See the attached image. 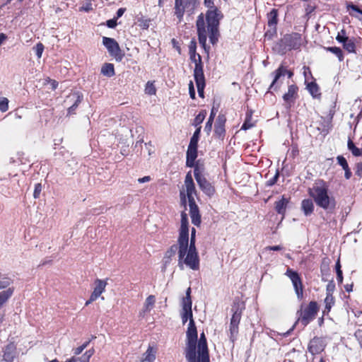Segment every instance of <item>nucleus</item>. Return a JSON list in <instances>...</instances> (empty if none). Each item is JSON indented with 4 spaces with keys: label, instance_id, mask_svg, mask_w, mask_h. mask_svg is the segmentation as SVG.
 Wrapping results in <instances>:
<instances>
[{
    "label": "nucleus",
    "instance_id": "obj_61",
    "mask_svg": "<svg viewBox=\"0 0 362 362\" xmlns=\"http://www.w3.org/2000/svg\"><path fill=\"white\" fill-rule=\"evenodd\" d=\"M94 354V350L93 349H90V350H88L85 352L84 354H83V356H86L87 358H88L90 359V358Z\"/></svg>",
    "mask_w": 362,
    "mask_h": 362
},
{
    "label": "nucleus",
    "instance_id": "obj_43",
    "mask_svg": "<svg viewBox=\"0 0 362 362\" xmlns=\"http://www.w3.org/2000/svg\"><path fill=\"white\" fill-rule=\"evenodd\" d=\"M12 284V280L8 277H4L0 279V290L6 288H10L9 286Z\"/></svg>",
    "mask_w": 362,
    "mask_h": 362
},
{
    "label": "nucleus",
    "instance_id": "obj_12",
    "mask_svg": "<svg viewBox=\"0 0 362 362\" xmlns=\"http://www.w3.org/2000/svg\"><path fill=\"white\" fill-rule=\"evenodd\" d=\"M185 186L189 203L195 202L194 196L197 194V190L190 173H188L185 177Z\"/></svg>",
    "mask_w": 362,
    "mask_h": 362
},
{
    "label": "nucleus",
    "instance_id": "obj_51",
    "mask_svg": "<svg viewBox=\"0 0 362 362\" xmlns=\"http://www.w3.org/2000/svg\"><path fill=\"white\" fill-rule=\"evenodd\" d=\"M139 25L143 29H148L149 27L150 21L147 19H141L139 21Z\"/></svg>",
    "mask_w": 362,
    "mask_h": 362
},
{
    "label": "nucleus",
    "instance_id": "obj_17",
    "mask_svg": "<svg viewBox=\"0 0 362 362\" xmlns=\"http://www.w3.org/2000/svg\"><path fill=\"white\" fill-rule=\"evenodd\" d=\"M189 214L192 222L194 225L199 226L201 223V216L197 205L195 202L189 203Z\"/></svg>",
    "mask_w": 362,
    "mask_h": 362
},
{
    "label": "nucleus",
    "instance_id": "obj_11",
    "mask_svg": "<svg viewBox=\"0 0 362 362\" xmlns=\"http://www.w3.org/2000/svg\"><path fill=\"white\" fill-rule=\"evenodd\" d=\"M198 358L200 362H209L206 339L204 333L201 334L198 343Z\"/></svg>",
    "mask_w": 362,
    "mask_h": 362
},
{
    "label": "nucleus",
    "instance_id": "obj_8",
    "mask_svg": "<svg viewBox=\"0 0 362 362\" xmlns=\"http://www.w3.org/2000/svg\"><path fill=\"white\" fill-rule=\"evenodd\" d=\"M283 45L288 49H299L303 43L302 37L299 33H293L286 35L281 40Z\"/></svg>",
    "mask_w": 362,
    "mask_h": 362
},
{
    "label": "nucleus",
    "instance_id": "obj_5",
    "mask_svg": "<svg viewBox=\"0 0 362 362\" xmlns=\"http://www.w3.org/2000/svg\"><path fill=\"white\" fill-rule=\"evenodd\" d=\"M194 178L202 191L208 197H212L215 193L214 187L202 174L198 168L194 170Z\"/></svg>",
    "mask_w": 362,
    "mask_h": 362
},
{
    "label": "nucleus",
    "instance_id": "obj_15",
    "mask_svg": "<svg viewBox=\"0 0 362 362\" xmlns=\"http://www.w3.org/2000/svg\"><path fill=\"white\" fill-rule=\"evenodd\" d=\"M157 352V346L149 344L146 351L142 355L141 362H154L156 358Z\"/></svg>",
    "mask_w": 362,
    "mask_h": 362
},
{
    "label": "nucleus",
    "instance_id": "obj_53",
    "mask_svg": "<svg viewBox=\"0 0 362 362\" xmlns=\"http://www.w3.org/2000/svg\"><path fill=\"white\" fill-rule=\"evenodd\" d=\"M253 127V124L249 119H246L242 125L241 129L247 130Z\"/></svg>",
    "mask_w": 362,
    "mask_h": 362
},
{
    "label": "nucleus",
    "instance_id": "obj_52",
    "mask_svg": "<svg viewBox=\"0 0 362 362\" xmlns=\"http://www.w3.org/2000/svg\"><path fill=\"white\" fill-rule=\"evenodd\" d=\"M189 93L192 99L195 98V90L194 88L193 82L192 81H190L189 83Z\"/></svg>",
    "mask_w": 362,
    "mask_h": 362
},
{
    "label": "nucleus",
    "instance_id": "obj_45",
    "mask_svg": "<svg viewBox=\"0 0 362 362\" xmlns=\"http://www.w3.org/2000/svg\"><path fill=\"white\" fill-rule=\"evenodd\" d=\"M8 108V100L6 98H2L0 99V110L1 112H6Z\"/></svg>",
    "mask_w": 362,
    "mask_h": 362
},
{
    "label": "nucleus",
    "instance_id": "obj_4",
    "mask_svg": "<svg viewBox=\"0 0 362 362\" xmlns=\"http://www.w3.org/2000/svg\"><path fill=\"white\" fill-rule=\"evenodd\" d=\"M198 0H175V15L179 22L182 19L185 11L192 13L197 5Z\"/></svg>",
    "mask_w": 362,
    "mask_h": 362
},
{
    "label": "nucleus",
    "instance_id": "obj_23",
    "mask_svg": "<svg viewBox=\"0 0 362 362\" xmlns=\"http://www.w3.org/2000/svg\"><path fill=\"white\" fill-rule=\"evenodd\" d=\"M16 357V347L13 344L7 345L4 353V360L6 362H13Z\"/></svg>",
    "mask_w": 362,
    "mask_h": 362
},
{
    "label": "nucleus",
    "instance_id": "obj_38",
    "mask_svg": "<svg viewBox=\"0 0 362 362\" xmlns=\"http://www.w3.org/2000/svg\"><path fill=\"white\" fill-rule=\"evenodd\" d=\"M215 115L216 113L214 112V109H212L211 112V115H210V117L205 125V127H204V131L207 133V134H209V133L211 132V129H212V124H213V122H214V117H215Z\"/></svg>",
    "mask_w": 362,
    "mask_h": 362
},
{
    "label": "nucleus",
    "instance_id": "obj_41",
    "mask_svg": "<svg viewBox=\"0 0 362 362\" xmlns=\"http://www.w3.org/2000/svg\"><path fill=\"white\" fill-rule=\"evenodd\" d=\"M230 337L232 341H234L238 333V325L230 323Z\"/></svg>",
    "mask_w": 362,
    "mask_h": 362
},
{
    "label": "nucleus",
    "instance_id": "obj_13",
    "mask_svg": "<svg viewBox=\"0 0 362 362\" xmlns=\"http://www.w3.org/2000/svg\"><path fill=\"white\" fill-rule=\"evenodd\" d=\"M326 346L325 340L323 338L315 337L309 343L308 349L312 354H320Z\"/></svg>",
    "mask_w": 362,
    "mask_h": 362
},
{
    "label": "nucleus",
    "instance_id": "obj_27",
    "mask_svg": "<svg viewBox=\"0 0 362 362\" xmlns=\"http://www.w3.org/2000/svg\"><path fill=\"white\" fill-rule=\"evenodd\" d=\"M288 203V200L284 197H282L280 200L275 202V209L278 214L281 215L285 214Z\"/></svg>",
    "mask_w": 362,
    "mask_h": 362
},
{
    "label": "nucleus",
    "instance_id": "obj_44",
    "mask_svg": "<svg viewBox=\"0 0 362 362\" xmlns=\"http://www.w3.org/2000/svg\"><path fill=\"white\" fill-rule=\"evenodd\" d=\"M44 48L45 47L41 42L37 43L36 46L33 47V49L35 52V54L37 55L38 59H40L42 57Z\"/></svg>",
    "mask_w": 362,
    "mask_h": 362
},
{
    "label": "nucleus",
    "instance_id": "obj_56",
    "mask_svg": "<svg viewBox=\"0 0 362 362\" xmlns=\"http://www.w3.org/2000/svg\"><path fill=\"white\" fill-rule=\"evenodd\" d=\"M348 9H351V10L356 11L358 13H361L362 15V10H361L358 7H357L356 6H355L354 4L349 5Z\"/></svg>",
    "mask_w": 362,
    "mask_h": 362
},
{
    "label": "nucleus",
    "instance_id": "obj_22",
    "mask_svg": "<svg viewBox=\"0 0 362 362\" xmlns=\"http://www.w3.org/2000/svg\"><path fill=\"white\" fill-rule=\"evenodd\" d=\"M181 317L182 323L185 324L189 320H193L192 304H182Z\"/></svg>",
    "mask_w": 362,
    "mask_h": 362
},
{
    "label": "nucleus",
    "instance_id": "obj_6",
    "mask_svg": "<svg viewBox=\"0 0 362 362\" xmlns=\"http://www.w3.org/2000/svg\"><path fill=\"white\" fill-rule=\"evenodd\" d=\"M103 44L112 57H113L117 62L122 61L124 54L122 52L119 44L115 39L103 37Z\"/></svg>",
    "mask_w": 362,
    "mask_h": 362
},
{
    "label": "nucleus",
    "instance_id": "obj_16",
    "mask_svg": "<svg viewBox=\"0 0 362 362\" xmlns=\"http://www.w3.org/2000/svg\"><path fill=\"white\" fill-rule=\"evenodd\" d=\"M95 287L92 292V300L98 299L100 295L105 291L106 286L107 285V280H102L97 279L95 282Z\"/></svg>",
    "mask_w": 362,
    "mask_h": 362
},
{
    "label": "nucleus",
    "instance_id": "obj_36",
    "mask_svg": "<svg viewBox=\"0 0 362 362\" xmlns=\"http://www.w3.org/2000/svg\"><path fill=\"white\" fill-rule=\"evenodd\" d=\"M201 129H202V127H199L198 128H197V129L195 130V132L193 134V136H192V138L190 139V142L189 144V146H197L198 141H199V135H200V132H201Z\"/></svg>",
    "mask_w": 362,
    "mask_h": 362
},
{
    "label": "nucleus",
    "instance_id": "obj_40",
    "mask_svg": "<svg viewBox=\"0 0 362 362\" xmlns=\"http://www.w3.org/2000/svg\"><path fill=\"white\" fill-rule=\"evenodd\" d=\"M327 50L334 54L335 55H337V57L339 58V61L343 60L344 55H343L341 49L339 47H327Z\"/></svg>",
    "mask_w": 362,
    "mask_h": 362
},
{
    "label": "nucleus",
    "instance_id": "obj_37",
    "mask_svg": "<svg viewBox=\"0 0 362 362\" xmlns=\"http://www.w3.org/2000/svg\"><path fill=\"white\" fill-rule=\"evenodd\" d=\"M348 148L351 151L354 156H362V148H357L351 140L348 141Z\"/></svg>",
    "mask_w": 362,
    "mask_h": 362
},
{
    "label": "nucleus",
    "instance_id": "obj_34",
    "mask_svg": "<svg viewBox=\"0 0 362 362\" xmlns=\"http://www.w3.org/2000/svg\"><path fill=\"white\" fill-rule=\"evenodd\" d=\"M287 71L285 68H284L282 66H281L276 71V74H275V76H274V78L269 87L270 89H272L276 82L278 81V79L281 76H284L286 73H287Z\"/></svg>",
    "mask_w": 362,
    "mask_h": 362
},
{
    "label": "nucleus",
    "instance_id": "obj_55",
    "mask_svg": "<svg viewBox=\"0 0 362 362\" xmlns=\"http://www.w3.org/2000/svg\"><path fill=\"white\" fill-rule=\"evenodd\" d=\"M107 25L110 28H114L117 25L116 19L108 20L106 23Z\"/></svg>",
    "mask_w": 362,
    "mask_h": 362
},
{
    "label": "nucleus",
    "instance_id": "obj_59",
    "mask_svg": "<svg viewBox=\"0 0 362 362\" xmlns=\"http://www.w3.org/2000/svg\"><path fill=\"white\" fill-rule=\"evenodd\" d=\"M83 350L84 349H83V347L81 346H80L74 349V354L75 356H78V355L81 354Z\"/></svg>",
    "mask_w": 362,
    "mask_h": 362
},
{
    "label": "nucleus",
    "instance_id": "obj_9",
    "mask_svg": "<svg viewBox=\"0 0 362 362\" xmlns=\"http://www.w3.org/2000/svg\"><path fill=\"white\" fill-rule=\"evenodd\" d=\"M285 274L291 279L298 298H302L303 293V284L299 274L290 268L287 269Z\"/></svg>",
    "mask_w": 362,
    "mask_h": 362
},
{
    "label": "nucleus",
    "instance_id": "obj_46",
    "mask_svg": "<svg viewBox=\"0 0 362 362\" xmlns=\"http://www.w3.org/2000/svg\"><path fill=\"white\" fill-rule=\"evenodd\" d=\"M190 293L191 288L189 287L186 291V296L182 298V304H192Z\"/></svg>",
    "mask_w": 362,
    "mask_h": 362
},
{
    "label": "nucleus",
    "instance_id": "obj_31",
    "mask_svg": "<svg viewBox=\"0 0 362 362\" xmlns=\"http://www.w3.org/2000/svg\"><path fill=\"white\" fill-rule=\"evenodd\" d=\"M206 115V110H202L199 112V113L196 116V117L194 119V122L192 124L198 128L199 127H201V124L204 120Z\"/></svg>",
    "mask_w": 362,
    "mask_h": 362
},
{
    "label": "nucleus",
    "instance_id": "obj_7",
    "mask_svg": "<svg viewBox=\"0 0 362 362\" xmlns=\"http://www.w3.org/2000/svg\"><path fill=\"white\" fill-rule=\"evenodd\" d=\"M318 310L317 304L315 301H311L308 305L301 310L299 317L300 322L306 326L311 320H313Z\"/></svg>",
    "mask_w": 362,
    "mask_h": 362
},
{
    "label": "nucleus",
    "instance_id": "obj_63",
    "mask_svg": "<svg viewBox=\"0 0 362 362\" xmlns=\"http://www.w3.org/2000/svg\"><path fill=\"white\" fill-rule=\"evenodd\" d=\"M361 172H362V164H358L357 165V170H356V173L358 176H361Z\"/></svg>",
    "mask_w": 362,
    "mask_h": 362
},
{
    "label": "nucleus",
    "instance_id": "obj_60",
    "mask_svg": "<svg viewBox=\"0 0 362 362\" xmlns=\"http://www.w3.org/2000/svg\"><path fill=\"white\" fill-rule=\"evenodd\" d=\"M356 337L358 339L361 345L362 346V331L358 330L355 334Z\"/></svg>",
    "mask_w": 362,
    "mask_h": 362
},
{
    "label": "nucleus",
    "instance_id": "obj_50",
    "mask_svg": "<svg viewBox=\"0 0 362 362\" xmlns=\"http://www.w3.org/2000/svg\"><path fill=\"white\" fill-rule=\"evenodd\" d=\"M42 191V185L40 183H37L35 186V190L33 192V197L35 199H37Z\"/></svg>",
    "mask_w": 362,
    "mask_h": 362
},
{
    "label": "nucleus",
    "instance_id": "obj_57",
    "mask_svg": "<svg viewBox=\"0 0 362 362\" xmlns=\"http://www.w3.org/2000/svg\"><path fill=\"white\" fill-rule=\"evenodd\" d=\"M151 180V178L150 176H144L143 177H141V178L138 179V182L139 183H144V182H149Z\"/></svg>",
    "mask_w": 362,
    "mask_h": 362
},
{
    "label": "nucleus",
    "instance_id": "obj_58",
    "mask_svg": "<svg viewBox=\"0 0 362 362\" xmlns=\"http://www.w3.org/2000/svg\"><path fill=\"white\" fill-rule=\"evenodd\" d=\"M344 170L345 172V173H344L345 177L347 180L349 179L351 176V172L349 167L348 166L347 168H344Z\"/></svg>",
    "mask_w": 362,
    "mask_h": 362
},
{
    "label": "nucleus",
    "instance_id": "obj_28",
    "mask_svg": "<svg viewBox=\"0 0 362 362\" xmlns=\"http://www.w3.org/2000/svg\"><path fill=\"white\" fill-rule=\"evenodd\" d=\"M101 74L107 77H112L115 74L114 65L105 63L101 68Z\"/></svg>",
    "mask_w": 362,
    "mask_h": 362
},
{
    "label": "nucleus",
    "instance_id": "obj_47",
    "mask_svg": "<svg viewBox=\"0 0 362 362\" xmlns=\"http://www.w3.org/2000/svg\"><path fill=\"white\" fill-rule=\"evenodd\" d=\"M336 40L341 43H344L348 40V37L346 36L344 30H341V32L338 33L337 36L336 37Z\"/></svg>",
    "mask_w": 362,
    "mask_h": 362
},
{
    "label": "nucleus",
    "instance_id": "obj_1",
    "mask_svg": "<svg viewBox=\"0 0 362 362\" xmlns=\"http://www.w3.org/2000/svg\"><path fill=\"white\" fill-rule=\"evenodd\" d=\"M196 229L191 230V238L189 240V223L187 215L185 212L181 214L180 227L177 238V245H173L166 252L165 257L170 258L175 255L178 250V266L183 269V265L192 270L199 269V258L195 246Z\"/></svg>",
    "mask_w": 362,
    "mask_h": 362
},
{
    "label": "nucleus",
    "instance_id": "obj_21",
    "mask_svg": "<svg viewBox=\"0 0 362 362\" xmlns=\"http://www.w3.org/2000/svg\"><path fill=\"white\" fill-rule=\"evenodd\" d=\"M189 51L190 54V59L195 64V67L197 65H199L201 68L203 69V65L202 64V58L201 56L196 53V43L194 42H191V44L189 47Z\"/></svg>",
    "mask_w": 362,
    "mask_h": 362
},
{
    "label": "nucleus",
    "instance_id": "obj_29",
    "mask_svg": "<svg viewBox=\"0 0 362 362\" xmlns=\"http://www.w3.org/2000/svg\"><path fill=\"white\" fill-rule=\"evenodd\" d=\"M242 310L243 308H240L239 306L237 308L233 307L232 310L233 312V314L230 320V322L232 324H236L239 325L242 315Z\"/></svg>",
    "mask_w": 362,
    "mask_h": 362
},
{
    "label": "nucleus",
    "instance_id": "obj_24",
    "mask_svg": "<svg viewBox=\"0 0 362 362\" xmlns=\"http://www.w3.org/2000/svg\"><path fill=\"white\" fill-rule=\"evenodd\" d=\"M225 122L226 119L223 117L218 116L215 124V134L221 137L225 134Z\"/></svg>",
    "mask_w": 362,
    "mask_h": 362
},
{
    "label": "nucleus",
    "instance_id": "obj_3",
    "mask_svg": "<svg viewBox=\"0 0 362 362\" xmlns=\"http://www.w3.org/2000/svg\"><path fill=\"white\" fill-rule=\"evenodd\" d=\"M309 195L319 207L325 210H332L336 206V201L329 191L327 184L323 180L316 181L308 189Z\"/></svg>",
    "mask_w": 362,
    "mask_h": 362
},
{
    "label": "nucleus",
    "instance_id": "obj_18",
    "mask_svg": "<svg viewBox=\"0 0 362 362\" xmlns=\"http://www.w3.org/2000/svg\"><path fill=\"white\" fill-rule=\"evenodd\" d=\"M156 303V297L153 295L148 296L144 304L142 310L139 312L140 317H144L146 314L148 313L153 308Z\"/></svg>",
    "mask_w": 362,
    "mask_h": 362
},
{
    "label": "nucleus",
    "instance_id": "obj_33",
    "mask_svg": "<svg viewBox=\"0 0 362 362\" xmlns=\"http://www.w3.org/2000/svg\"><path fill=\"white\" fill-rule=\"evenodd\" d=\"M69 98H72V99L75 100V103L68 109V113L72 114L75 109L78 107V105L81 103L82 100V97H81L78 93H74Z\"/></svg>",
    "mask_w": 362,
    "mask_h": 362
},
{
    "label": "nucleus",
    "instance_id": "obj_54",
    "mask_svg": "<svg viewBox=\"0 0 362 362\" xmlns=\"http://www.w3.org/2000/svg\"><path fill=\"white\" fill-rule=\"evenodd\" d=\"M334 288H335V286L334 284L329 283L327 286V294L332 295Z\"/></svg>",
    "mask_w": 362,
    "mask_h": 362
},
{
    "label": "nucleus",
    "instance_id": "obj_32",
    "mask_svg": "<svg viewBox=\"0 0 362 362\" xmlns=\"http://www.w3.org/2000/svg\"><path fill=\"white\" fill-rule=\"evenodd\" d=\"M145 93L149 95H154L156 93V88L155 86V81H148L146 83L145 89H144Z\"/></svg>",
    "mask_w": 362,
    "mask_h": 362
},
{
    "label": "nucleus",
    "instance_id": "obj_26",
    "mask_svg": "<svg viewBox=\"0 0 362 362\" xmlns=\"http://www.w3.org/2000/svg\"><path fill=\"white\" fill-rule=\"evenodd\" d=\"M301 208L305 216L311 214L314 210V204L313 201L309 199L303 200L301 204Z\"/></svg>",
    "mask_w": 362,
    "mask_h": 362
},
{
    "label": "nucleus",
    "instance_id": "obj_25",
    "mask_svg": "<svg viewBox=\"0 0 362 362\" xmlns=\"http://www.w3.org/2000/svg\"><path fill=\"white\" fill-rule=\"evenodd\" d=\"M187 339L197 340V331L194 320H191L189 322V326L187 331Z\"/></svg>",
    "mask_w": 362,
    "mask_h": 362
},
{
    "label": "nucleus",
    "instance_id": "obj_2",
    "mask_svg": "<svg viewBox=\"0 0 362 362\" xmlns=\"http://www.w3.org/2000/svg\"><path fill=\"white\" fill-rule=\"evenodd\" d=\"M221 17V14L216 8L209 10L206 16L207 22V28H206L203 14L198 16L197 27L199 42L204 48L206 46L207 36H209V40L213 45L218 41L219 35L218 25Z\"/></svg>",
    "mask_w": 362,
    "mask_h": 362
},
{
    "label": "nucleus",
    "instance_id": "obj_64",
    "mask_svg": "<svg viewBox=\"0 0 362 362\" xmlns=\"http://www.w3.org/2000/svg\"><path fill=\"white\" fill-rule=\"evenodd\" d=\"M89 358L86 356L82 355L80 358H78L79 362H89Z\"/></svg>",
    "mask_w": 362,
    "mask_h": 362
},
{
    "label": "nucleus",
    "instance_id": "obj_39",
    "mask_svg": "<svg viewBox=\"0 0 362 362\" xmlns=\"http://www.w3.org/2000/svg\"><path fill=\"white\" fill-rule=\"evenodd\" d=\"M307 88L313 97H316L318 95H320L319 87L314 82H311V83H308L307 86Z\"/></svg>",
    "mask_w": 362,
    "mask_h": 362
},
{
    "label": "nucleus",
    "instance_id": "obj_19",
    "mask_svg": "<svg viewBox=\"0 0 362 362\" xmlns=\"http://www.w3.org/2000/svg\"><path fill=\"white\" fill-rule=\"evenodd\" d=\"M197 157V146H188L187 151L186 165L188 167H193Z\"/></svg>",
    "mask_w": 362,
    "mask_h": 362
},
{
    "label": "nucleus",
    "instance_id": "obj_30",
    "mask_svg": "<svg viewBox=\"0 0 362 362\" xmlns=\"http://www.w3.org/2000/svg\"><path fill=\"white\" fill-rule=\"evenodd\" d=\"M276 24H277V11L276 9H273L268 14V25L272 29L275 30Z\"/></svg>",
    "mask_w": 362,
    "mask_h": 362
},
{
    "label": "nucleus",
    "instance_id": "obj_62",
    "mask_svg": "<svg viewBox=\"0 0 362 362\" xmlns=\"http://www.w3.org/2000/svg\"><path fill=\"white\" fill-rule=\"evenodd\" d=\"M125 10L126 9L123 8H119L117 11V18H120L124 14Z\"/></svg>",
    "mask_w": 362,
    "mask_h": 362
},
{
    "label": "nucleus",
    "instance_id": "obj_48",
    "mask_svg": "<svg viewBox=\"0 0 362 362\" xmlns=\"http://www.w3.org/2000/svg\"><path fill=\"white\" fill-rule=\"evenodd\" d=\"M336 270H337V281L339 283H341L343 281V276H342V272L341 270V266L339 264V261H338L336 264Z\"/></svg>",
    "mask_w": 362,
    "mask_h": 362
},
{
    "label": "nucleus",
    "instance_id": "obj_20",
    "mask_svg": "<svg viewBox=\"0 0 362 362\" xmlns=\"http://www.w3.org/2000/svg\"><path fill=\"white\" fill-rule=\"evenodd\" d=\"M298 88L296 85H290L288 88V91L286 93L283 98L284 101L288 104L293 103L297 97Z\"/></svg>",
    "mask_w": 362,
    "mask_h": 362
},
{
    "label": "nucleus",
    "instance_id": "obj_10",
    "mask_svg": "<svg viewBox=\"0 0 362 362\" xmlns=\"http://www.w3.org/2000/svg\"><path fill=\"white\" fill-rule=\"evenodd\" d=\"M194 78L197 88L198 94L201 98H204L205 78L204 71L199 65H197V67H194Z\"/></svg>",
    "mask_w": 362,
    "mask_h": 362
},
{
    "label": "nucleus",
    "instance_id": "obj_14",
    "mask_svg": "<svg viewBox=\"0 0 362 362\" xmlns=\"http://www.w3.org/2000/svg\"><path fill=\"white\" fill-rule=\"evenodd\" d=\"M187 346L185 349V356L188 362H200L199 358L197 360L196 344L197 340L187 339Z\"/></svg>",
    "mask_w": 362,
    "mask_h": 362
},
{
    "label": "nucleus",
    "instance_id": "obj_42",
    "mask_svg": "<svg viewBox=\"0 0 362 362\" xmlns=\"http://www.w3.org/2000/svg\"><path fill=\"white\" fill-rule=\"evenodd\" d=\"M343 44L344 48L346 49L349 52H355V44L353 41L347 40Z\"/></svg>",
    "mask_w": 362,
    "mask_h": 362
},
{
    "label": "nucleus",
    "instance_id": "obj_35",
    "mask_svg": "<svg viewBox=\"0 0 362 362\" xmlns=\"http://www.w3.org/2000/svg\"><path fill=\"white\" fill-rule=\"evenodd\" d=\"M325 309L324 310V313H329L332 308V307L334 304V298L332 296V295L327 294L326 296V298L325 299Z\"/></svg>",
    "mask_w": 362,
    "mask_h": 362
},
{
    "label": "nucleus",
    "instance_id": "obj_49",
    "mask_svg": "<svg viewBox=\"0 0 362 362\" xmlns=\"http://www.w3.org/2000/svg\"><path fill=\"white\" fill-rule=\"evenodd\" d=\"M337 160L338 163L342 167L343 169L347 168V167L349 166L346 158L342 156H338Z\"/></svg>",
    "mask_w": 362,
    "mask_h": 362
}]
</instances>
